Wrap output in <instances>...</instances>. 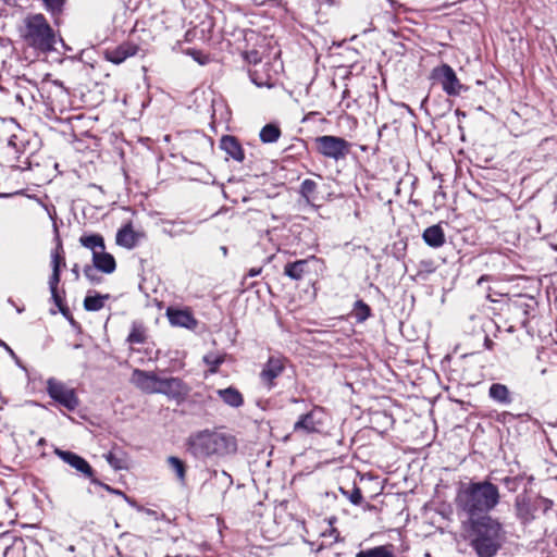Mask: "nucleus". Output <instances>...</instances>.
<instances>
[{
  "mask_svg": "<svg viewBox=\"0 0 557 557\" xmlns=\"http://www.w3.org/2000/svg\"><path fill=\"white\" fill-rule=\"evenodd\" d=\"M499 499L498 487L490 481L470 482L459 486L456 505L468 516L474 517L493 510Z\"/></svg>",
  "mask_w": 557,
  "mask_h": 557,
  "instance_id": "obj_1",
  "label": "nucleus"
},
{
  "mask_svg": "<svg viewBox=\"0 0 557 557\" xmlns=\"http://www.w3.org/2000/svg\"><path fill=\"white\" fill-rule=\"evenodd\" d=\"M18 34L23 42L36 51L46 53L55 49L57 35L40 13L26 15L18 27Z\"/></svg>",
  "mask_w": 557,
  "mask_h": 557,
  "instance_id": "obj_2",
  "label": "nucleus"
},
{
  "mask_svg": "<svg viewBox=\"0 0 557 557\" xmlns=\"http://www.w3.org/2000/svg\"><path fill=\"white\" fill-rule=\"evenodd\" d=\"M189 447L195 456H225L236 450V442L232 435L201 431L189 438Z\"/></svg>",
  "mask_w": 557,
  "mask_h": 557,
  "instance_id": "obj_3",
  "label": "nucleus"
},
{
  "mask_svg": "<svg viewBox=\"0 0 557 557\" xmlns=\"http://www.w3.org/2000/svg\"><path fill=\"white\" fill-rule=\"evenodd\" d=\"M472 547L479 557H494L502 545V524L484 517L473 524Z\"/></svg>",
  "mask_w": 557,
  "mask_h": 557,
  "instance_id": "obj_4",
  "label": "nucleus"
},
{
  "mask_svg": "<svg viewBox=\"0 0 557 557\" xmlns=\"http://www.w3.org/2000/svg\"><path fill=\"white\" fill-rule=\"evenodd\" d=\"M318 151L330 159L338 161L349 153V143L344 138L324 135L315 139Z\"/></svg>",
  "mask_w": 557,
  "mask_h": 557,
  "instance_id": "obj_5",
  "label": "nucleus"
},
{
  "mask_svg": "<svg viewBox=\"0 0 557 557\" xmlns=\"http://www.w3.org/2000/svg\"><path fill=\"white\" fill-rule=\"evenodd\" d=\"M47 392L53 400L67 410H75L79 404L75 391L53 377L47 381Z\"/></svg>",
  "mask_w": 557,
  "mask_h": 557,
  "instance_id": "obj_6",
  "label": "nucleus"
},
{
  "mask_svg": "<svg viewBox=\"0 0 557 557\" xmlns=\"http://www.w3.org/2000/svg\"><path fill=\"white\" fill-rule=\"evenodd\" d=\"M433 77L438 81L443 90L449 96H458L462 90V85L455 71L447 64L434 69Z\"/></svg>",
  "mask_w": 557,
  "mask_h": 557,
  "instance_id": "obj_7",
  "label": "nucleus"
},
{
  "mask_svg": "<svg viewBox=\"0 0 557 557\" xmlns=\"http://www.w3.org/2000/svg\"><path fill=\"white\" fill-rule=\"evenodd\" d=\"M54 454L65 463L74 468L76 471L89 478L91 483L102 485L96 478H94V470L90 465L81 456L69 450L57 448Z\"/></svg>",
  "mask_w": 557,
  "mask_h": 557,
  "instance_id": "obj_8",
  "label": "nucleus"
},
{
  "mask_svg": "<svg viewBox=\"0 0 557 557\" xmlns=\"http://www.w3.org/2000/svg\"><path fill=\"white\" fill-rule=\"evenodd\" d=\"M189 388L178 377H160L156 394H163L169 398L180 399L188 395Z\"/></svg>",
  "mask_w": 557,
  "mask_h": 557,
  "instance_id": "obj_9",
  "label": "nucleus"
},
{
  "mask_svg": "<svg viewBox=\"0 0 557 557\" xmlns=\"http://www.w3.org/2000/svg\"><path fill=\"white\" fill-rule=\"evenodd\" d=\"M160 376L153 372L135 369L131 376V383L147 394H156Z\"/></svg>",
  "mask_w": 557,
  "mask_h": 557,
  "instance_id": "obj_10",
  "label": "nucleus"
},
{
  "mask_svg": "<svg viewBox=\"0 0 557 557\" xmlns=\"http://www.w3.org/2000/svg\"><path fill=\"white\" fill-rule=\"evenodd\" d=\"M166 317L174 326L186 327L188 330H194L197 326V321L187 310L168 308Z\"/></svg>",
  "mask_w": 557,
  "mask_h": 557,
  "instance_id": "obj_11",
  "label": "nucleus"
},
{
  "mask_svg": "<svg viewBox=\"0 0 557 557\" xmlns=\"http://www.w3.org/2000/svg\"><path fill=\"white\" fill-rule=\"evenodd\" d=\"M137 47L133 44L126 42L112 50H108L106 53L107 60L112 63L120 64L127 58L135 55Z\"/></svg>",
  "mask_w": 557,
  "mask_h": 557,
  "instance_id": "obj_12",
  "label": "nucleus"
},
{
  "mask_svg": "<svg viewBox=\"0 0 557 557\" xmlns=\"http://www.w3.org/2000/svg\"><path fill=\"white\" fill-rule=\"evenodd\" d=\"M219 398L228 407L239 408L244 404V397L242 393L233 387L220 388L216 391Z\"/></svg>",
  "mask_w": 557,
  "mask_h": 557,
  "instance_id": "obj_13",
  "label": "nucleus"
},
{
  "mask_svg": "<svg viewBox=\"0 0 557 557\" xmlns=\"http://www.w3.org/2000/svg\"><path fill=\"white\" fill-rule=\"evenodd\" d=\"M140 234L135 232L131 224L122 227L116 234V244L127 249H132L136 246Z\"/></svg>",
  "mask_w": 557,
  "mask_h": 557,
  "instance_id": "obj_14",
  "label": "nucleus"
},
{
  "mask_svg": "<svg viewBox=\"0 0 557 557\" xmlns=\"http://www.w3.org/2000/svg\"><path fill=\"white\" fill-rule=\"evenodd\" d=\"M422 238L426 245L433 248L442 247L445 243V234L440 225H432L424 230Z\"/></svg>",
  "mask_w": 557,
  "mask_h": 557,
  "instance_id": "obj_15",
  "label": "nucleus"
},
{
  "mask_svg": "<svg viewBox=\"0 0 557 557\" xmlns=\"http://www.w3.org/2000/svg\"><path fill=\"white\" fill-rule=\"evenodd\" d=\"M92 261L95 267L104 272L112 273L115 270V260L112 255L104 251V249L99 250V252L94 253Z\"/></svg>",
  "mask_w": 557,
  "mask_h": 557,
  "instance_id": "obj_16",
  "label": "nucleus"
},
{
  "mask_svg": "<svg viewBox=\"0 0 557 557\" xmlns=\"http://www.w3.org/2000/svg\"><path fill=\"white\" fill-rule=\"evenodd\" d=\"M220 147L226 152L227 156L236 161L244 159V152L238 141L232 136H224L221 139Z\"/></svg>",
  "mask_w": 557,
  "mask_h": 557,
  "instance_id": "obj_17",
  "label": "nucleus"
},
{
  "mask_svg": "<svg viewBox=\"0 0 557 557\" xmlns=\"http://www.w3.org/2000/svg\"><path fill=\"white\" fill-rule=\"evenodd\" d=\"M488 396L496 403L507 406L511 404L512 398L508 387L500 383H493L488 389Z\"/></svg>",
  "mask_w": 557,
  "mask_h": 557,
  "instance_id": "obj_18",
  "label": "nucleus"
},
{
  "mask_svg": "<svg viewBox=\"0 0 557 557\" xmlns=\"http://www.w3.org/2000/svg\"><path fill=\"white\" fill-rule=\"evenodd\" d=\"M308 267V260H297L289 262L284 268V274L293 280L301 278Z\"/></svg>",
  "mask_w": 557,
  "mask_h": 557,
  "instance_id": "obj_19",
  "label": "nucleus"
},
{
  "mask_svg": "<svg viewBox=\"0 0 557 557\" xmlns=\"http://www.w3.org/2000/svg\"><path fill=\"white\" fill-rule=\"evenodd\" d=\"M515 506H516L517 515L520 519H522L524 521H529L530 519L533 518L532 512H531L530 502H529L528 497H525L523 495L517 496Z\"/></svg>",
  "mask_w": 557,
  "mask_h": 557,
  "instance_id": "obj_20",
  "label": "nucleus"
},
{
  "mask_svg": "<svg viewBox=\"0 0 557 557\" xmlns=\"http://www.w3.org/2000/svg\"><path fill=\"white\" fill-rule=\"evenodd\" d=\"M277 374L278 366L271 359L269 360L267 368L261 372V381L268 388H270L274 385V380L276 379Z\"/></svg>",
  "mask_w": 557,
  "mask_h": 557,
  "instance_id": "obj_21",
  "label": "nucleus"
},
{
  "mask_svg": "<svg viewBox=\"0 0 557 557\" xmlns=\"http://www.w3.org/2000/svg\"><path fill=\"white\" fill-rule=\"evenodd\" d=\"M79 242L84 247L90 249L92 255L99 252L101 249H104V242L100 235L82 236Z\"/></svg>",
  "mask_w": 557,
  "mask_h": 557,
  "instance_id": "obj_22",
  "label": "nucleus"
},
{
  "mask_svg": "<svg viewBox=\"0 0 557 557\" xmlns=\"http://www.w3.org/2000/svg\"><path fill=\"white\" fill-rule=\"evenodd\" d=\"M225 361V355L221 352H208L203 356V362L211 374L215 373L219 367Z\"/></svg>",
  "mask_w": 557,
  "mask_h": 557,
  "instance_id": "obj_23",
  "label": "nucleus"
},
{
  "mask_svg": "<svg viewBox=\"0 0 557 557\" xmlns=\"http://www.w3.org/2000/svg\"><path fill=\"white\" fill-rule=\"evenodd\" d=\"M168 465L175 473L177 480L182 484H184L185 483V474H186V468H185L184 462L177 457L170 456L168 458Z\"/></svg>",
  "mask_w": 557,
  "mask_h": 557,
  "instance_id": "obj_24",
  "label": "nucleus"
},
{
  "mask_svg": "<svg viewBox=\"0 0 557 557\" xmlns=\"http://www.w3.org/2000/svg\"><path fill=\"white\" fill-rule=\"evenodd\" d=\"M260 139L264 144L275 143L278 139V126L270 123L260 131Z\"/></svg>",
  "mask_w": 557,
  "mask_h": 557,
  "instance_id": "obj_25",
  "label": "nucleus"
},
{
  "mask_svg": "<svg viewBox=\"0 0 557 557\" xmlns=\"http://www.w3.org/2000/svg\"><path fill=\"white\" fill-rule=\"evenodd\" d=\"M296 431L304 430L306 432L317 431L315 422L312 413L304 414L294 425Z\"/></svg>",
  "mask_w": 557,
  "mask_h": 557,
  "instance_id": "obj_26",
  "label": "nucleus"
},
{
  "mask_svg": "<svg viewBox=\"0 0 557 557\" xmlns=\"http://www.w3.org/2000/svg\"><path fill=\"white\" fill-rule=\"evenodd\" d=\"M109 296H87L84 300V307L88 311H98L100 310L104 305V299H108Z\"/></svg>",
  "mask_w": 557,
  "mask_h": 557,
  "instance_id": "obj_27",
  "label": "nucleus"
},
{
  "mask_svg": "<svg viewBox=\"0 0 557 557\" xmlns=\"http://www.w3.org/2000/svg\"><path fill=\"white\" fill-rule=\"evenodd\" d=\"M356 557H394L393 554L384 546H377L367 550H360Z\"/></svg>",
  "mask_w": 557,
  "mask_h": 557,
  "instance_id": "obj_28",
  "label": "nucleus"
},
{
  "mask_svg": "<svg viewBox=\"0 0 557 557\" xmlns=\"http://www.w3.org/2000/svg\"><path fill=\"white\" fill-rule=\"evenodd\" d=\"M354 314L358 322H363L370 315V307L362 300H357L354 307Z\"/></svg>",
  "mask_w": 557,
  "mask_h": 557,
  "instance_id": "obj_29",
  "label": "nucleus"
},
{
  "mask_svg": "<svg viewBox=\"0 0 557 557\" xmlns=\"http://www.w3.org/2000/svg\"><path fill=\"white\" fill-rule=\"evenodd\" d=\"M317 189V184L312 180H305L300 186V193L307 202H310Z\"/></svg>",
  "mask_w": 557,
  "mask_h": 557,
  "instance_id": "obj_30",
  "label": "nucleus"
},
{
  "mask_svg": "<svg viewBox=\"0 0 557 557\" xmlns=\"http://www.w3.org/2000/svg\"><path fill=\"white\" fill-rule=\"evenodd\" d=\"M59 282H60V270L52 271V274L49 278V287H50V292H51L52 298L55 301V304H59V301H60L59 296L57 294V287H58Z\"/></svg>",
  "mask_w": 557,
  "mask_h": 557,
  "instance_id": "obj_31",
  "label": "nucleus"
},
{
  "mask_svg": "<svg viewBox=\"0 0 557 557\" xmlns=\"http://www.w3.org/2000/svg\"><path fill=\"white\" fill-rule=\"evenodd\" d=\"M252 81L253 83L261 87V86H267L269 88H272L275 86L276 84V81L275 78H271V77H268L267 79L263 78L262 74L259 73L258 71H256L252 75Z\"/></svg>",
  "mask_w": 557,
  "mask_h": 557,
  "instance_id": "obj_32",
  "label": "nucleus"
},
{
  "mask_svg": "<svg viewBox=\"0 0 557 557\" xmlns=\"http://www.w3.org/2000/svg\"><path fill=\"white\" fill-rule=\"evenodd\" d=\"M47 11L52 14L59 13L63 5V0H41Z\"/></svg>",
  "mask_w": 557,
  "mask_h": 557,
  "instance_id": "obj_33",
  "label": "nucleus"
},
{
  "mask_svg": "<svg viewBox=\"0 0 557 557\" xmlns=\"http://www.w3.org/2000/svg\"><path fill=\"white\" fill-rule=\"evenodd\" d=\"M60 250L61 244H59L57 249L51 252L52 271L60 270L61 263H63V258L60 255Z\"/></svg>",
  "mask_w": 557,
  "mask_h": 557,
  "instance_id": "obj_34",
  "label": "nucleus"
},
{
  "mask_svg": "<svg viewBox=\"0 0 557 557\" xmlns=\"http://www.w3.org/2000/svg\"><path fill=\"white\" fill-rule=\"evenodd\" d=\"M104 457H106V460L108 461V463L112 468H114L116 470H120V469L124 468V465H123L122 460L119 459L117 457H115L112 453L107 454Z\"/></svg>",
  "mask_w": 557,
  "mask_h": 557,
  "instance_id": "obj_35",
  "label": "nucleus"
},
{
  "mask_svg": "<svg viewBox=\"0 0 557 557\" xmlns=\"http://www.w3.org/2000/svg\"><path fill=\"white\" fill-rule=\"evenodd\" d=\"M349 500L354 504V505H359L362 500V495H361V492L359 488H354L350 496H349Z\"/></svg>",
  "mask_w": 557,
  "mask_h": 557,
  "instance_id": "obj_36",
  "label": "nucleus"
},
{
  "mask_svg": "<svg viewBox=\"0 0 557 557\" xmlns=\"http://www.w3.org/2000/svg\"><path fill=\"white\" fill-rule=\"evenodd\" d=\"M128 341L131 343L139 344L143 343L144 338L140 333L134 331L128 335Z\"/></svg>",
  "mask_w": 557,
  "mask_h": 557,
  "instance_id": "obj_37",
  "label": "nucleus"
},
{
  "mask_svg": "<svg viewBox=\"0 0 557 557\" xmlns=\"http://www.w3.org/2000/svg\"><path fill=\"white\" fill-rule=\"evenodd\" d=\"M92 272H94V270H92V268H90V267H86V268L84 269V274H85V276H86V277H88L89 280H94V277H92Z\"/></svg>",
  "mask_w": 557,
  "mask_h": 557,
  "instance_id": "obj_38",
  "label": "nucleus"
},
{
  "mask_svg": "<svg viewBox=\"0 0 557 557\" xmlns=\"http://www.w3.org/2000/svg\"><path fill=\"white\" fill-rule=\"evenodd\" d=\"M259 273H260V270H256V269H251V270L249 271V275H250V276H256V275H258Z\"/></svg>",
  "mask_w": 557,
  "mask_h": 557,
  "instance_id": "obj_39",
  "label": "nucleus"
},
{
  "mask_svg": "<svg viewBox=\"0 0 557 557\" xmlns=\"http://www.w3.org/2000/svg\"><path fill=\"white\" fill-rule=\"evenodd\" d=\"M103 486H104L108 491L113 492V490H112L110 486H108V485H103ZM114 493L121 494V492H117V491H114Z\"/></svg>",
  "mask_w": 557,
  "mask_h": 557,
  "instance_id": "obj_40",
  "label": "nucleus"
},
{
  "mask_svg": "<svg viewBox=\"0 0 557 557\" xmlns=\"http://www.w3.org/2000/svg\"><path fill=\"white\" fill-rule=\"evenodd\" d=\"M73 272H74L75 276L78 277V270L76 269V267L73 269Z\"/></svg>",
  "mask_w": 557,
  "mask_h": 557,
  "instance_id": "obj_41",
  "label": "nucleus"
},
{
  "mask_svg": "<svg viewBox=\"0 0 557 557\" xmlns=\"http://www.w3.org/2000/svg\"><path fill=\"white\" fill-rule=\"evenodd\" d=\"M486 346H490V341L485 339Z\"/></svg>",
  "mask_w": 557,
  "mask_h": 557,
  "instance_id": "obj_42",
  "label": "nucleus"
},
{
  "mask_svg": "<svg viewBox=\"0 0 557 557\" xmlns=\"http://www.w3.org/2000/svg\"><path fill=\"white\" fill-rule=\"evenodd\" d=\"M486 346H490V341L485 339Z\"/></svg>",
  "mask_w": 557,
  "mask_h": 557,
  "instance_id": "obj_43",
  "label": "nucleus"
},
{
  "mask_svg": "<svg viewBox=\"0 0 557 557\" xmlns=\"http://www.w3.org/2000/svg\"><path fill=\"white\" fill-rule=\"evenodd\" d=\"M428 557H430V556L428 555Z\"/></svg>",
  "mask_w": 557,
  "mask_h": 557,
  "instance_id": "obj_44",
  "label": "nucleus"
}]
</instances>
